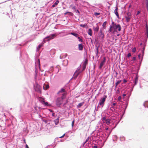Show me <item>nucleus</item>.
Listing matches in <instances>:
<instances>
[{
    "mask_svg": "<svg viewBox=\"0 0 148 148\" xmlns=\"http://www.w3.org/2000/svg\"><path fill=\"white\" fill-rule=\"evenodd\" d=\"M107 119H106V118L105 117H103V119H102V121H106V120Z\"/></svg>",
    "mask_w": 148,
    "mask_h": 148,
    "instance_id": "f704fd0d",
    "label": "nucleus"
},
{
    "mask_svg": "<svg viewBox=\"0 0 148 148\" xmlns=\"http://www.w3.org/2000/svg\"><path fill=\"white\" fill-rule=\"evenodd\" d=\"M126 94H123V97H124L126 96Z\"/></svg>",
    "mask_w": 148,
    "mask_h": 148,
    "instance_id": "603ef678",
    "label": "nucleus"
},
{
    "mask_svg": "<svg viewBox=\"0 0 148 148\" xmlns=\"http://www.w3.org/2000/svg\"><path fill=\"white\" fill-rule=\"evenodd\" d=\"M96 54L97 55L99 53V47H97V48L96 49Z\"/></svg>",
    "mask_w": 148,
    "mask_h": 148,
    "instance_id": "a878e982",
    "label": "nucleus"
},
{
    "mask_svg": "<svg viewBox=\"0 0 148 148\" xmlns=\"http://www.w3.org/2000/svg\"><path fill=\"white\" fill-rule=\"evenodd\" d=\"M115 105H116V103H113L112 104V105H113V106H115Z\"/></svg>",
    "mask_w": 148,
    "mask_h": 148,
    "instance_id": "864d4df0",
    "label": "nucleus"
},
{
    "mask_svg": "<svg viewBox=\"0 0 148 148\" xmlns=\"http://www.w3.org/2000/svg\"><path fill=\"white\" fill-rule=\"evenodd\" d=\"M55 36L56 34H52L49 36L46 37L45 39L49 38V39L48 40L49 41L51 39H53Z\"/></svg>",
    "mask_w": 148,
    "mask_h": 148,
    "instance_id": "0eeeda50",
    "label": "nucleus"
},
{
    "mask_svg": "<svg viewBox=\"0 0 148 148\" xmlns=\"http://www.w3.org/2000/svg\"><path fill=\"white\" fill-rule=\"evenodd\" d=\"M88 60L87 59H86L84 62L83 63V65L86 66L87 64H88Z\"/></svg>",
    "mask_w": 148,
    "mask_h": 148,
    "instance_id": "f3484780",
    "label": "nucleus"
},
{
    "mask_svg": "<svg viewBox=\"0 0 148 148\" xmlns=\"http://www.w3.org/2000/svg\"><path fill=\"white\" fill-rule=\"evenodd\" d=\"M88 34L90 36H92V30L90 28L88 30Z\"/></svg>",
    "mask_w": 148,
    "mask_h": 148,
    "instance_id": "2eb2a0df",
    "label": "nucleus"
},
{
    "mask_svg": "<svg viewBox=\"0 0 148 148\" xmlns=\"http://www.w3.org/2000/svg\"><path fill=\"white\" fill-rule=\"evenodd\" d=\"M105 59H104L101 62L99 67L100 69H101L102 68L103 66L105 64Z\"/></svg>",
    "mask_w": 148,
    "mask_h": 148,
    "instance_id": "1a4fd4ad",
    "label": "nucleus"
},
{
    "mask_svg": "<svg viewBox=\"0 0 148 148\" xmlns=\"http://www.w3.org/2000/svg\"><path fill=\"white\" fill-rule=\"evenodd\" d=\"M41 103L42 104H44L45 105L48 106V103L47 102H45V99L44 98H41Z\"/></svg>",
    "mask_w": 148,
    "mask_h": 148,
    "instance_id": "6e6552de",
    "label": "nucleus"
},
{
    "mask_svg": "<svg viewBox=\"0 0 148 148\" xmlns=\"http://www.w3.org/2000/svg\"><path fill=\"white\" fill-rule=\"evenodd\" d=\"M65 135V134H64L62 136L60 137L59 138H63V137H64Z\"/></svg>",
    "mask_w": 148,
    "mask_h": 148,
    "instance_id": "4c0bfd02",
    "label": "nucleus"
},
{
    "mask_svg": "<svg viewBox=\"0 0 148 148\" xmlns=\"http://www.w3.org/2000/svg\"><path fill=\"white\" fill-rule=\"evenodd\" d=\"M138 82V79L137 78H136L135 80V85H136Z\"/></svg>",
    "mask_w": 148,
    "mask_h": 148,
    "instance_id": "473e14b6",
    "label": "nucleus"
},
{
    "mask_svg": "<svg viewBox=\"0 0 148 148\" xmlns=\"http://www.w3.org/2000/svg\"><path fill=\"white\" fill-rule=\"evenodd\" d=\"M34 89L35 91L41 93V88L38 84L36 83L34 86Z\"/></svg>",
    "mask_w": 148,
    "mask_h": 148,
    "instance_id": "7ed1b4c3",
    "label": "nucleus"
},
{
    "mask_svg": "<svg viewBox=\"0 0 148 148\" xmlns=\"http://www.w3.org/2000/svg\"><path fill=\"white\" fill-rule=\"evenodd\" d=\"M107 97L106 96L104 95L102 98H101L99 101V104L100 105H103L106 99L107 98Z\"/></svg>",
    "mask_w": 148,
    "mask_h": 148,
    "instance_id": "20e7f679",
    "label": "nucleus"
},
{
    "mask_svg": "<svg viewBox=\"0 0 148 148\" xmlns=\"http://www.w3.org/2000/svg\"><path fill=\"white\" fill-rule=\"evenodd\" d=\"M59 117H58L57 119H56V120H55L54 121L55 124L56 125H57L58 124V123H59Z\"/></svg>",
    "mask_w": 148,
    "mask_h": 148,
    "instance_id": "a211bd4d",
    "label": "nucleus"
},
{
    "mask_svg": "<svg viewBox=\"0 0 148 148\" xmlns=\"http://www.w3.org/2000/svg\"><path fill=\"white\" fill-rule=\"evenodd\" d=\"M70 6L71 7L72 9L73 10L75 11L76 10V9L75 8V6H72V5H71Z\"/></svg>",
    "mask_w": 148,
    "mask_h": 148,
    "instance_id": "393cba45",
    "label": "nucleus"
},
{
    "mask_svg": "<svg viewBox=\"0 0 148 148\" xmlns=\"http://www.w3.org/2000/svg\"><path fill=\"white\" fill-rule=\"evenodd\" d=\"M86 66H84L83 65V71H84L85 69L86 68Z\"/></svg>",
    "mask_w": 148,
    "mask_h": 148,
    "instance_id": "c9c22d12",
    "label": "nucleus"
},
{
    "mask_svg": "<svg viewBox=\"0 0 148 148\" xmlns=\"http://www.w3.org/2000/svg\"><path fill=\"white\" fill-rule=\"evenodd\" d=\"M127 82V81L125 79L123 80V82L124 83H125Z\"/></svg>",
    "mask_w": 148,
    "mask_h": 148,
    "instance_id": "c03bdc74",
    "label": "nucleus"
},
{
    "mask_svg": "<svg viewBox=\"0 0 148 148\" xmlns=\"http://www.w3.org/2000/svg\"><path fill=\"white\" fill-rule=\"evenodd\" d=\"M108 130V128H107L106 129V130Z\"/></svg>",
    "mask_w": 148,
    "mask_h": 148,
    "instance_id": "6e6d98bb",
    "label": "nucleus"
},
{
    "mask_svg": "<svg viewBox=\"0 0 148 148\" xmlns=\"http://www.w3.org/2000/svg\"><path fill=\"white\" fill-rule=\"evenodd\" d=\"M79 26H80L83 27H85L87 26V24H86L84 25L80 24Z\"/></svg>",
    "mask_w": 148,
    "mask_h": 148,
    "instance_id": "bb28decb",
    "label": "nucleus"
},
{
    "mask_svg": "<svg viewBox=\"0 0 148 148\" xmlns=\"http://www.w3.org/2000/svg\"><path fill=\"white\" fill-rule=\"evenodd\" d=\"M140 56H141V54H139L138 55V57L139 58H140Z\"/></svg>",
    "mask_w": 148,
    "mask_h": 148,
    "instance_id": "49530a36",
    "label": "nucleus"
},
{
    "mask_svg": "<svg viewBox=\"0 0 148 148\" xmlns=\"http://www.w3.org/2000/svg\"><path fill=\"white\" fill-rule=\"evenodd\" d=\"M114 13L116 15L118 18H119V14L118 12V8L116 7L114 10Z\"/></svg>",
    "mask_w": 148,
    "mask_h": 148,
    "instance_id": "9d476101",
    "label": "nucleus"
},
{
    "mask_svg": "<svg viewBox=\"0 0 148 148\" xmlns=\"http://www.w3.org/2000/svg\"><path fill=\"white\" fill-rule=\"evenodd\" d=\"M78 38L79 39V41H80L81 42H83V40H82L81 39L80 37H78Z\"/></svg>",
    "mask_w": 148,
    "mask_h": 148,
    "instance_id": "c756f323",
    "label": "nucleus"
},
{
    "mask_svg": "<svg viewBox=\"0 0 148 148\" xmlns=\"http://www.w3.org/2000/svg\"><path fill=\"white\" fill-rule=\"evenodd\" d=\"M65 92V90L64 89H63V88H62L61 89V90L60 91L58 92V93H63L62 94V95L63 94V93H65L66 94Z\"/></svg>",
    "mask_w": 148,
    "mask_h": 148,
    "instance_id": "ddd939ff",
    "label": "nucleus"
},
{
    "mask_svg": "<svg viewBox=\"0 0 148 148\" xmlns=\"http://www.w3.org/2000/svg\"><path fill=\"white\" fill-rule=\"evenodd\" d=\"M136 51V48L135 47H134L132 49V52L134 53H135Z\"/></svg>",
    "mask_w": 148,
    "mask_h": 148,
    "instance_id": "7c9ffc66",
    "label": "nucleus"
},
{
    "mask_svg": "<svg viewBox=\"0 0 148 148\" xmlns=\"http://www.w3.org/2000/svg\"><path fill=\"white\" fill-rule=\"evenodd\" d=\"M61 97H58L56 100V104L58 107H60V105L62 104L63 102V99L66 96V94L65 93L63 94Z\"/></svg>",
    "mask_w": 148,
    "mask_h": 148,
    "instance_id": "f03ea898",
    "label": "nucleus"
},
{
    "mask_svg": "<svg viewBox=\"0 0 148 148\" xmlns=\"http://www.w3.org/2000/svg\"><path fill=\"white\" fill-rule=\"evenodd\" d=\"M64 62H66V63H67V64H68V60H64Z\"/></svg>",
    "mask_w": 148,
    "mask_h": 148,
    "instance_id": "de8ad7c7",
    "label": "nucleus"
},
{
    "mask_svg": "<svg viewBox=\"0 0 148 148\" xmlns=\"http://www.w3.org/2000/svg\"><path fill=\"white\" fill-rule=\"evenodd\" d=\"M121 96H119L118 99V100L119 101H120L121 99Z\"/></svg>",
    "mask_w": 148,
    "mask_h": 148,
    "instance_id": "72a5a7b5",
    "label": "nucleus"
},
{
    "mask_svg": "<svg viewBox=\"0 0 148 148\" xmlns=\"http://www.w3.org/2000/svg\"><path fill=\"white\" fill-rule=\"evenodd\" d=\"M59 3V1L58 0H57L56 2H55L52 5V7L53 8H54L56 7V5H57L58 3Z\"/></svg>",
    "mask_w": 148,
    "mask_h": 148,
    "instance_id": "dca6fc26",
    "label": "nucleus"
},
{
    "mask_svg": "<svg viewBox=\"0 0 148 148\" xmlns=\"http://www.w3.org/2000/svg\"><path fill=\"white\" fill-rule=\"evenodd\" d=\"M66 103H65L64 104V105L66 104Z\"/></svg>",
    "mask_w": 148,
    "mask_h": 148,
    "instance_id": "4d7b16f0",
    "label": "nucleus"
},
{
    "mask_svg": "<svg viewBox=\"0 0 148 148\" xmlns=\"http://www.w3.org/2000/svg\"><path fill=\"white\" fill-rule=\"evenodd\" d=\"M43 45L41 44L39 45L38 46L37 48V49L38 51L40 49V48Z\"/></svg>",
    "mask_w": 148,
    "mask_h": 148,
    "instance_id": "aec40b11",
    "label": "nucleus"
},
{
    "mask_svg": "<svg viewBox=\"0 0 148 148\" xmlns=\"http://www.w3.org/2000/svg\"><path fill=\"white\" fill-rule=\"evenodd\" d=\"M110 28L108 32L113 34L117 32V30L120 31L121 30V25L119 24L116 25L114 22H112V25H110Z\"/></svg>",
    "mask_w": 148,
    "mask_h": 148,
    "instance_id": "f257e3e1",
    "label": "nucleus"
},
{
    "mask_svg": "<svg viewBox=\"0 0 148 148\" xmlns=\"http://www.w3.org/2000/svg\"><path fill=\"white\" fill-rule=\"evenodd\" d=\"M140 12L139 11H138L137 12V14H136V15H137L140 14Z\"/></svg>",
    "mask_w": 148,
    "mask_h": 148,
    "instance_id": "a18cd8bd",
    "label": "nucleus"
},
{
    "mask_svg": "<svg viewBox=\"0 0 148 148\" xmlns=\"http://www.w3.org/2000/svg\"><path fill=\"white\" fill-rule=\"evenodd\" d=\"M49 111L51 112H53V111L52 110H49Z\"/></svg>",
    "mask_w": 148,
    "mask_h": 148,
    "instance_id": "5fc2aeb1",
    "label": "nucleus"
},
{
    "mask_svg": "<svg viewBox=\"0 0 148 148\" xmlns=\"http://www.w3.org/2000/svg\"><path fill=\"white\" fill-rule=\"evenodd\" d=\"M136 58L135 57H133L132 58V60L135 61L136 60Z\"/></svg>",
    "mask_w": 148,
    "mask_h": 148,
    "instance_id": "37998d69",
    "label": "nucleus"
},
{
    "mask_svg": "<svg viewBox=\"0 0 148 148\" xmlns=\"http://www.w3.org/2000/svg\"><path fill=\"white\" fill-rule=\"evenodd\" d=\"M84 104V102H82L79 103L78 105L77 106V107L78 108H79L81 107Z\"/></svg>",
    "mask_w": 148,
    "mask_h": 148,
    "instance_id": "6ab92c4d",
    "label": "nucleus"
},
{
    "mask_svg": "<svg viewBox=\"0 0 148 148\" xmlns=\"http://www.w3.org/2000/svg\"><path fill=\"white\" fill-rule=\"evenodd\" d=\"M146 6L148 10V0H146Z\"/></svg>",
    "mask_w": 148,
    "mask_h": 148,
    "instance_id": "cd10ccee",
    "label": "nucleus"
},
{
    "mask_svg": "<svg viewBox=\"0 0 148 148\" xmlns=\"http://www.w3.org/2000/svg\"><path fill=\"white\" fill-rule=\"evenodd\" d=\"M89 140V138H87L85 142V143H87V142L88 140Z\"/></svg>",
    "mask_w": 148,
    "mask_h": 148,
    "instance_id": "ea45409f",
    "label": "nucleus"
},
{
    "mask_svg": "<svg viewBox=\"0 0 148 148\" xmlns=\"http://www.w3.org/2000/svg\"><path fill=\"white\" fill-rule=\"evenodd\" d=\"M52 115L53 116H55V113H53Z\"/></svg>",
    "mask_w": 148,
    "mask_h": 148,
    "instance_id": "3c124183",
    "label": "nucleus"
},
{
    "mask_svg": "<svg viewBox=\"0 0 148 148\" xmlns=\"http://www.w3.org/2000/svg\"><path fill=\"white\" fill-rule=\"evenodd\" d=\"M97 26L95 27H93V29L94 31L95 32H97L99 29V27L97 25Z\"/></svg>",
    "mask_w": 148,
    "mask_h": 148,
    "instance_id": "9b49d317",
    "label": "nucleus"
},
{
    "mask_svg": "<svg viewBox=\"0 0 148 148\" xmlns=\"http://www.w3.org/2000/svg\"><path fill=\"white\" fill-rule=\"evenodd\" d=\"M75 11L76 12L78 13V14H79V13H80V12H79L78 11V10H77V9H76V10H75Z\"/></svg>",
    "mask_w": 148,
    "mask_h": 148,
    "instance_id": "79ce46f5",
    "label": "nucleus"
},
{
    "mask_svg": "<svg viewBox=\"0 0 148 148\" xmlns=\"http://www.w3.org/2000/svg\"><path fill=\"white\" fill-rule=\"evenodd\" d=\"M78 48L79 50L82 51L83 49V45L81 44L78 45Z\"/></svg>",
    "mask_w": 148,
    "mask_h": 148,
    "instance_id": "f8f14e48",
    "label": "nucleus"
},
{
    "mask_svg": "<svg viewBox=\"0 0 148 148\" xmlns=\"http://www.w3.org/2000/svg\"><path fill=\"white\" fill-rule=\"evenodd\" d=\"M26 148H29L28 146L27 145H26Z\"/></svg>",
    "mask_w": 148,
    "mask_h": 148,
    "instance_id": "8fccbe9b",
    "label": "nucleus"
},
{
    "mask_svg": "<svg viewBox=\"0 0 148 148\" xmlns=\"http://www.w3.org/2000/svg\"><path fill=\"white\" fill-rule=\"evenodd\" d=\"M121 82V80L118 81L115 84V87H116Z\"/></svg>",
    "mask_w": 148,
    "mask_h": 148,
    "instance_id": "b1692460",
    "label": "nucleus"
},
{
    "mask_svg": "<svg viewBox=\"0 0 148 148\" xmlns=\"http://www.w3.org/2000/svg\"><path fill=\"white\" fill-rule=\"evenodd\" d=\"M110 119H107L105 121H103L104 123H106L107 124H108L110 123Z\"/></svg>",
    "mask_w": 148,
    "mask_h": 148,
    "instance_id": "4468645a",
    "label": "nucleus"
},
{
    "mask_svg": "<svg viewBox=\"0 0 148 148\" xmlns=\"http://www.w3.org/2000/svg\"><path fill=\"white\" fill-rule=\"evenodd\" d=\"M126 18V21L127 22H129L131 18V13L129 12L127 13L126 15L125 16Z\"/></svg>",
    "mask_w": 148,
    "mask_h": 148,
    "instance_id": "39448f33",
    "label": "nucleus"
},
{
    "mask_svg": "<svg viewBox=\"0 0 148 148\" xmlns=\"http://www.w3.org/2000/svg\"><path fill=\"white\" fill-rule=\"evenodd\" d=\"M80 72H78L77 69L76 70L73 75V78L74 79H76L78 75L80 74Z\"/></svg>",
    "mask_w": 148,
    "mask_h": 148,
    "instance_id": "423d86ee",
    "label": "nucleus"
},
{
    "mask_svg": "<svg viewBox=\"0 0 148 148\" xmlns=\"http://www.w3.org/2000/svg\"><path fill=\"white\" fill-rule=\"evenodd\" d=\"M131 56V54L130 53H128V54H127V57H129L130 56Z\"/></svg>",
    "mask_w": 148,
    "mask_h": 148,
    "instance_id": "58836bf2",
    "label": "nucleus"
},
{
    "mask_svg": "<svg viewBox=\"0 0 148 148\" xmlns=\"http://www.w3.org/2000/svg\"><path fill=\"white\" fill-rule=\"evenodd\" d=\"M49 86L48 85H47L46 86V89H48L49 88Z\"/></svg>",
    "mask_w": 148,
    "mask_h": 148,
    "instance_id": "a19ab883",
    "label": "nucleus"
},
{
    "mask_svg": "<svg viewBox=\"0 0 148 148\" xmlns=\"http://www.w3.org/2000/svg\"><path fill=\"white\" fill-rule=\"evenodd\" d=\"M116 92L117 94H119L120 93V90L119 88H118V89L116 90Z\"/></svg>",
    "mask_w": 148,
    "mask_h": 148,
    "instance_id": "2f4dec72",
    "label": "nucleus"
},
{
    "mask_svg": "<svg viewBox=\"0 0 148 148\" xmlns=\"http://www.w3.org/2000/svg\"><path fill=\"white\" fill-rule=\"evenodd\" d=\"M146 30L147 31V36L148 37V27L147 24L146 25Z\"/></svg>",
    "mask_w": 148,
    "mask_h": 148,
    "instance_id": "5701e85b",
    "label": "nucleus"
},
{
    "mask_svg": "<svg viewBox=\"0 0 148 148\" xmlns=\"http://www.w3.org/2000/svg\"><path fill=\"white\" fill-rule=\"evenodd\" d=\"M106 21L104 22L102 26H103V27L104 29H105L106 28Z\"/></svg>",
    "mask_w": 148,
    "mask_h": 148,
    "instance_id": "412c9836",
    "label": "nucleus"
},
{
    "mask_svg": "<svg viewBox=\"0 0 148 148\" xmlns=\"http://www.w3.org/2000/svg\"><path fill=\"white\" fill-rule=\"evenodd\" d=\"M94 148H97V147L96 145H95L93 147Z\"/></svg>",
    "mask_w": 148,
    "mask_h": 148,
    "instance_id": "09e8293b",
    "label": "nucleus"
},
{
    "mask_svg": "<svg viewBox=\"0 0 148 148\" xmlns=\"http://www.w3.org/2000/svg\"><path fill=\"white\" fill-rule=\"evenodd\" d=\"M71 34L74 36H75L76 37H77L79 36V35L77 34L74 33H71Z\"/></svg>",
    "mask_w": 148,
    "mask_h": 148,
    "instance_id": "4be33fe9",
    "label": "nucleus"
},
{
    "mask_svg": "<svg viewBox=\"0 0 148 148\" xmlns=\"http://www.w3.org/2000/svg\"><path fill=\"white\" fill-rule=\"evenodd\" d=\"M94 14L95 16H97L99 15L100 14V13L98 12H95Z\"/></svg>",
    "mask_w": 148,
    "mask_h": 148,
    "instance_id": "c85d7f7f",
    "label": "nucleus"
},
{
    "mask_svg": "<svg viewBox=\"0 0 148 148\" xmlns=\"http://www.w3.org/2000/svg\"><path fill=\"white\" fill-rule=\"evenodd\" d=\"M74 121L73 120L72 122V127H73V125H74Z\"/></svg>",
    "mask_w": 148,
    "mask_h": 148,
    "instance_id": "e433bc0d",
    "label": "nucleus"
}]
</instances>
